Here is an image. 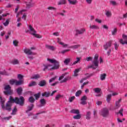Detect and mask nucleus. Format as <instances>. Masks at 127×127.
I'll return each mask as SVG.
<instances>
[{"label": "nucleus", "instance_id": "37", "mask_svg": "<svg viewBox=\"0 0 127 127\" xmlns=\"http://www.w3.org/2000/svg\"><path fill=\"white\" fill-rule=\"evenodd\" d=\"M40 78V75L39 74H35L32 76V77L31 78V79H38Z\"/></svg>", "mask_w": 127, "mask_h": 127}, {"label": "nucleus", "instance_id": "34", "mask_svg": "<svg viewBox=\"0 0 127 127\" xmlns=\"http://www.w3.org/2000/svg\"><path fill=\"white\" fill-rule=\"evenodd\" d=\"M65 12H66V11H65L64 10H63V12H58V13H57V14L58 15H59V14H60L62 16H65Z\"/></svg>", "mask_w": 127, "mask_h": 127}, {"label": "nucleus", "instance_id": "51", "mask_svg": "<svg viewBox=\"0 0 127 127\" xmlns=\"http://www.w3.org/2000/svg\"><path fill=\"white\" fill-rule=\"evenodd\" d=\"M4 26H7L9 24V21L6 20L5 22L3 23Z\"/></svg>", "mask_w": 127, "mask_h": 127}, {"label": "nucleus", "instance_id": "27", "mask_svg": "<svg viewBox=\"0 0 127 127\" xmlns=\"http://www.w3.org/2000/svg\"><path fill=\"white\" fill-rule=\"evenodd\" d=\"M106 77H107V74L106 73L100 74V80H101V81H104V80L106 79Z\"/></svg>", "mask_w": 127, "mask_h": 127}, {"label": "nucleus", "instance_id": "7", "mask_svg": "<svg viewBox=\"0 0 127 127\" xmlns=\"http://www.w3.org/2000/svg\"><path fill=\"white\" fill-rule=\"evenodd\" d=\"M123 39H120V42L121 43V44L124 45V44H127V35L123 34L122 36Z\"/></svg>", "mask_w": 127, "mask_h": 127}, {"label": "nucleus", "instance_id": "45", "mask_svg": "<svg viewBox=\"0 0 127 127\" xmlns=\"http://www.w3.org/2000/svg\"><path fill=\"white\" fill-rule=\"evenodd\" d=\"M117 32L118 30L117 29V28H114L113 30L112 31V35H116Z\"/></svg>", "mask_w": 127, "mask_h": 127}, {"label": "nucleus", "instance_id": "6", "mask_svg": "<svg viewBox=\"0 0 127 127\" xmlns=\"http://www.w3.org/2000/svg\"><path fill=\"white\" fill-rule=\"evenodd\" d=\"M101 115L102 117H108V116H109V109L107 108H103L101 110Z\"/></svg>", "mask_w": 127, "mask_h": 127}, {"label": "nucleus", "instance_id": "35", "mask_svg": "<svg viewBox=\"0 0 127 127\" xmlns=\"http://www.w3.org/2000/svg\"><path fill=\"white\" fill-rule=\"evenodd\" d=\"M123 112H124V109L123 108H121L119 112H118L117 114L119 115V114L121 117H123L124 114H123Z\"/></svg>", "mask_w": 127, "mask_h": 127}, {"label": "nucleus", "instance_id": "25", "mask_svg": "<svg viewBox=\"0 0 127 127\" xmlns=\"http://www.w3.org/2000/svg\"><path fill=\"white\" fill-rule=\"evenodd\" d=\"M81 70V68H77L74 71V73L73 76H74V77H77L78 76V73L79 72H80V70Z\"/></svg>", "mask_w": 127, "mask_h": 127}, {"label": "nucleus", "instance_id": "21", "mask_svg": "<svg viewBox=\"0 0 127 127\" xmlns=\"http://www.w3.org/2000/svg\"><path fill=\"white\" fill-rule=\"evenodd\" d=\"M89 28H90V29H94L96 30H98V29H100V27H99V26L96 25H90L89 26Z\"/></svg>", "mask_w": 127, "mask_h": 127}, {"label": "nucleus", "instance_id": "38", "mask_svg": "<svg viewBox=\"0 0 127 127\" xmlns=\"http://www.w3.org/2000/svg\"><path fill=\"white\" fill-rule=\"evenodd\" d=\"M17 93L19 95H21V92H22V88L19 87L18 89H17Z\"/></svg>", "mask_w": 127, "mask_h": 127}, {"label": "nucleus", "instance_id": "30", "mask_svg": "<svg viewBox=\"0 0 127 127\" xmlns=\"http://www.w3.org/2000/svg\"><path fill=\"white\" fill-rule=\"evenodd\" d=\"M71 61V59H66L65 60H64V64H65V65H68L69 64V63H70V62Z\"/></svg>", "mask_w": 127, "mask_h": 127}, {"label": "nucleus", "instance_id": "23", "mask_svg": "<svg viewBox=\"0 0 127 127\" xmlns=\"http://www.w3.org/2000/svg\"><path fill=\"white\" fill-rule=\"evenodd\" d=\"M70 113L71 114H74L75 115H78V114H80V111H79V110L72 109L70 111Z\"/></svg>", "mask_w": 127, "mask_h": 127}, {"label": "nucleus", "instance_id": "29", "mask_svg": "<svg viewBox=\"0 0 127 127\" xmlns=\"http://www.w3.org/2000/svg\"><path fill=\"white\" fill-rule=\"evenodd\" d=\"M80 46V45H75L73 46H70L68 48H71L72 49H78Z\"/></svg>", "mask_w": 127, "mask_h": 127}, {"label": "nucleus", "instance_id": "53", "mask_svg": "<svg viewBox=\"0 0 127 127\" xmlns=\"http://www.w3.org/2000/svg\"><path fill=\"white\" fill-rule=\"evenodd\" d=\"M68 100H69V102L70 103H72V102H73V101H74V100H75V96H72V97L69 98Z\"/></svg>", "mask_w": 127, "mask_h": 127}, {"label": "nucleus", "instance_id": "39", "mask_svg": "<svg viewBox=\"0 0 127 127\" xmlns=\"http://www.w3.org/2000/svg\"><path fill=\"white\" fill-rule=\"evenodd\" d=\"M73 119L74 120H80V119H81V115L78 114L77 115L73 116Z\"/></svg>", "mask_w": 127, "mask_h": 127}, {"label": "nucleus", "instance_id": "16", "mask_svg": "<svg viewBox=\"0 0 127 127\" xmlns=\"http://www.w3.org/2000/svg\"><path fill=\"white\" fill-rule=\"evenodd\" d=\"M121 102H122V99H120L116 102L115 109H119L121 107Z\"/></svg>", "mask_w": 127, "mask_h": 127}, {"label": "nucleus", "instance_id": "52", "mask_svg": "<svg viewBox=\"0 0 127 127\" xmlns=\"http://www.w3.org/2000/svg\"><path fill=\"white\" fill-rule=\"evenodd\" d=\"M47 9H49V10H56V8L53 6H49L47 8Z\"/></svg>", "mask_w": 127, "mask_h": 127}, {"label": "nucleus", "instance_id": "60", "mask_svg": "<svg viewBox=\"0 0 127 127\" xmlns=\"http://www.w3.org/2000/svg\"><path fill=\"white\" fill-rule=\"evenodd\" d=\"M114 46H115V48L116 49V50H118V48L119 46V44H118V43H117L116 42L114 44Z\"/></svg>", "mask_w": 127, "mask_h": 127}, {"label": "nucleus", "instance_id": "42", "mask_svg": "<svg viewBox=\"0 0 127 127\" xmlns=\"http://www.w3.org/2000/svg\"><path fill=\"white\" fill-rule=\"evenodd\" d=\"M68 2L70 4H76L78 1H77V0H68Z\"/></svg>", "mask_w": 127, "mask_h": 127}, {"label": "nucleus", "instance_id": "55", "mask_svg": "<svg viewBox=\"0 0 127 127\" xmlns=\"http://www.w3.org/2000/svg\"><path fill=\"white\" fill-rule=\"evenodd\" d=\"M110 2L112 5H117V2L115 0H111Z\"/></svg>", "mask_w": 127, "mask_h": 127}, {"label": "nucleus", "instance_id": "49", "mask_svg": "<svg viewBox=\"0 0 127 127\" xmlns=\"http://www.w3.org/2000/svg\"><path fill=\"white\" fill-rule=\"evenodd\" d=\"M94 91L95 93H100L101 92V88H96L94 89Z\"/></svg>", "mask_w": 127, "mask_h": 127}, {"label": "nucleus", "instance_id": "8", "mask_svg": "<svg viewBox=\"0 0 127 127\" xmlns=\"http://www.w3.org/2000/svg\"><path fill=\"white\" fill-rule=\"evenodd\" d=\"M24 53L27 55H36V53L31 52V49H26L24 50Z\"/></svg>", "mask_w": 127, "mask_h": 127}, {"label": "nucleus", "instance_id": "40", "mask_svg": "<svg viewBox=\"0 0 127 127\" xmlns=\"http://www.w3.org/2000/svg\"><path fill=\"white\" fill-rule=\"evenodd\" d=\"M18 43H19L18 41H17L16 40L13 41V44L14 46H15L16 47L18 46Z\"/></svg>", "mask_w": 127, "mask_h": 127}, {"label": "nucleus", "instance_id": "43", "mask_svg": "<svg viewBox=\"0 0 127 127\" xmlns=\"http://www.w3.org/2000/svg\"><path fill=\"white\" fill-rule=\"evenodd\" d=\"M33 86H36V82L32 81V82L30 83L29 84V87H32Z\"/></svg>", "mask_w": 127, "mask_h": 127}, {"label": "nucleus", "instance_id": "31", "mask_svg": "<svg viewBox=\"0 0 127 127\" xmlns=\"http://www.w3.org/2000/svg\"><path fill=\"white\" fill-rule=\"evenodd\" d=\"M86 119V120H90L91 119V112L90 111L87 112Z\"/></svg>", "mask_w": 127, "mask_h": 127}, {"label": "nucleus", "instance_id": "3", "mask_svg": "<svg viewBox=\"0 0 127 127\" xmlns=\"http://www.w3.org/2000/svg\"><path fill=\"white\" fill-rule=\"evenodd\" d=\"M99 56L98 55H95L94 58V61L92 62V64L91 65L87 66V69H90V68H92V69H97L98 66H99Z\"/></svg>", "mask_w": 127, "mask_h": 127}, {"label": "nucleus", "instance_id": "9", "mask_svg": "<svg viewBox=\"0 0 127 127\" xmlns=\"http://www.w3.org/2000/svg\"><path fill=\"white\" fill-rule=\"evenodd\" d=\"M87 96H83V97H81L80 101H81V102H80V104L81 105H86L87 104Z\"/></svg>", "mask_w": 127, "mask_h": 127}, {"label": "nucleus", "instance_id": "33", "mask_svg": "<svg viewBox=\"0 0 127 127\" xmlns=\"http://www.w3.org/2000/svg\"><path fill=\"white\" fill-rule=\"evenodd\" d=\"M16 112H17V109L16 107H15L13 110L12 111L11 114L14 116V115H16Z\"/></svg>", "mask_w": 127, "mask_h": 127}, {"label": "nucleus", "instance_id": "18", "mask_svg": "<svg viewBox=\"0 0 127 127\" xmlns=\"http://www.w3.org/2000/svg\"><path fill=\"white\" fill-rule=\"evenodd\" d=\"M85 29H81L80 30H76V35H78V34H83L85 32Z\"/></svg>", "mask_w": 127, "mask_h": 127}, {"label": "nucleus", "instance_id": "61", "mask_svg": "<svg viewBox=\"0 0 127 127\" xmlns=\"http://www.w3.org/2000/svg\"><path fill=\"white\" fill-rule=\"evenodd\" d=\"M92 59H93V58L91 57L86 58V61L87 62H89V61H92Z\"/></svg>", "mask_w": 127, "mask_h": 127}, {"label": "nucleus", "instance_id": "47", "mask_svg": "<svg viewBox=\"0 0 127 127\" xmlns=\"http://www.w3.org/2000/svg\"><path fill=\"white\" fill-rule=\"evenodd\" d=\"M23 78V75L21 74H18V79H19V81H23L22 79Z\"/></svg>", "mask_w": 127, "mask_h": 127}, {"label": "nucleus", "instance_id": "1", "mask_svg": "<svg viewBox=\"0 0 127 127\" xmlns=\"http://www.w3.org/2000/svg\"><path fill=\"white\" fill-rule=\"evenodd\" d=\"M9 100L10 101L6 103V111H10L11 110V103H16V104L20 105V106H22L24 102V98L22 96H21L20 98L16 97L15 99L10 96Z\"/></svg>", "mask_w": 127, "mask_h": 127}, {"label": "nucleus", "instance_id": "59", "mask_svg": "<svg viewBox=\"0 0 127 127\" xmlns=\"http://www.w3.org/2000/svg\"><path fill=\"white\" fill-rule=\"evenodd\" d=\"M22 19H23V20H26V14H25V13H24L22 16Z\"/></svg>", "mask_w": 127, "mask_h": 127}, {"label": "nucleus", "instance_id": "54", "mask_svg": "<svg viewBox=\"0 0 127 127\" xmlns=\"http://www.w3.org/2000/svg\"><path fill=\"white\" fill-rule=\"evenodd\" d=\"M62 97V95L61 94H58L56 96L55 99L56 101H58L60 98Z\"/></svg>", "mask_w": 127, "mask_h": 127}, {"label": "nucleus", "instance_id": "24", "mask_svg": "<svg viewBox=\"0 0 127 127\" xmlns=\"http://www.w3.org/2000/svg\"><path fill=\"white\" fill-rule=\"evenodd\" d=\"M45 85H46V80H42L39 83L40 87H44Z\"/></svg>", "mask_w": 127, "mask_h": 127}, {"label": "nucleus", "instance_id": "15", "mask_svg": "<svg viewBox=\"0 0 127 127\" xmlns=\"http://www.w3.org/2000/svg\"><path fill=\"white\" fill-rule=\"evenodd\" d=\"M29 31H30V32H31V34H33V33H36V30L34 29V28L32 27V26H31V25H29Z\"/></svg>", "mask_w": 127, "mask_h": 127}, {"label": "nucleus", "instance_id": "57", "mask_svg": "<svg viewBox=\"0 0 127 127\" xmlns=\"http://www.w3.org/2000/svg\"><path fill=\"white\" fill-rule=\"evenodd\" d=\"M34 97H35L36 100H38L39 99V97H40V94H39V93L35 94Z\"/></svg>", "mask_w": 127, "mask_h": 127}, {"label": "nucleus", "instance_id": "26", "mask_svg": "<svg viewBox=\"0 0 127 127\" xmlns=\"http://www.w3.org/2000/svg\"><path fill=\"white\" fill-rule=\"evenodd\" d=\"M105 15L107 17H111V16H112V11L110 10H105Z\"/></svg>", "mask_w": 127, "mask_h": 127}, {"label": "nucleus", "instance_id": "48", "mask_svg": "<svg viewBox=\"0 0 127 127\" xmlns=\"http://www.w3.org/2000/svg\"><path fill=\"white\" fill-rule=\"evenodd\" d=\"M80 58L77 57L76 61L73 62V63L72 64V65H76V64H77L79 62V61H80Z\"/></svg>", "mask_w": 127, "mask_h": 127}, {"label": "nucleus", "instance_id": "50", "mask_svg": "<svg viewBox=\"0 0 127 127\" xmlns=\"http://www.w3.org/2000/svg\"><path fill=\"white\" fill-rule=\"evenodd\" d=\"M33 35L36 37L37 38H41L42 36L40 35H38L36 34V33H34L33 34Z\"/></svg>", "mask_w": 127, "mask_h": 127}, {"label": "nucleus", "instance_id": "2", "mask_svg": "<svg viewBox=\"0 0 127 127\" xmlns=\"http://www.w3.org/2000/svg\"><path fill=\"white\" fill-rule=\"evenodd\" d=\"M47 61H49L52 64H54V67L51 64L44 65L45 68L43 69V71H45L46 69H48V70H57V69H59L60 66L59 61L55 59H47Z\"/></svg>", "mask_w": 127, "mask_h": 127}, {"label": "nucleus", "instance_id": "44", "mask_svg": "<svg viewBox=\"0 0 127 127\" xmlns=\"http://www.w3.org/2000/svg\"><path fill=\"white\" fill-rule=\"evenodd\" d=\"M65 3H66L65 0H61L58 2V5H61V4H65Z\"/></svg>", "mask_w": 127, "mask_h": 127}, {"label": "nucleus", "instance_id": "12", "mask_svg": "<svg viewBox=\"0 0 127 127\" xmlns=\"http://www.w3.org/2000/svg\"><path fill=\"white\" fill-rule=\"evenodd\" d=\"M34 107V105L33 104H30L29 106H28L27 108V110L26 113H27V114H29V112L32 111Z\"/></svg>", "mask_w": 127, "mask_h": 127}, {"label": "nucleus", "instance_id": "58", "mask_svg": "<svg viewBox=\"0 0 127 127\" xmlns=\"http://www.w3.org/2000/svg\"><path fill=\"white\" fill-rule=\"evenodd\" d=\"M67 73L63 74L61 76H60L59 78V80H62L65 77V75H66Z\"/></svg>", "mask_w": 127, "mask_h": 127}, {"label": "nucleus", "instance_id": "62", "mask_svg": "<svg viewBox=\"0 0 127 127\" xmlns=\"http://www.w3.org/2000/svg\"><path fill=\"white\" fill-rule=\"evenodd\" d=\"M69 51H70V50H64L62 51L61 52V53L62 54H64V53H66V52H68Z\"/></svg>", "mask_w": 127, "mask_h": 127}, {"label": "nucleus", "instance_id": "28", "mask_svg": "<svg viewBox=\"0 0 127 127\" xmlns=\"http://www.w3.org/2000/svg\"><path fill=\"white\" fill-rule=\"evenodd\" d=\"M111 98H112V94H108L107 96L106 100L107 103H110V102H111V100H112Z\"/></svg>", "mask_w": 127, "mask_h": 127}, {"label": "nucleus", "instance_id": "11", "mask_svg": "<svg viewBox=\"0 0 127 127\" xmlns=\"http://www.w3.org/2000/svg\"><path fill=\"white\" fill-rule=\"evenodd\" d=\"M0 103H1V107L2 109V110H6V106H4V102L5 100L4 99H2L1 97H0Z\"/></svg>", "mask_w": 127, "mask_h": 127}, {"label": "nucleus", "instance_id": "22", "mask_svg": "<svg viewBox=\"0 0 127 127\" xmlns=\"http://www.w3.org/2000/svg\"><path fill=\"white\" fill-rule=\"evenodd\" d=\"M11 63L13 65H17L19 64V61H18L17 59H14L11 61Z\"/></svg>", "mask_w": 127, "mask_h": 127}, {"label": "nucleus", "instance_id": "46", "mask_svg": "<svg viewBox=\"0 0 127 127\" xmlns=\"http://www.w3.org/2000/svg\"><path fill=\"white\" fill-rule=\"evenodd\" d=\"M34 101H35V99H34L32 96H31L29 98V102H30V103H34Z\"/></svg>", "mask_w": 127, "mask_h": 127}, {"label": "nucleus", "instance_id": "13", "mask_svg": "<svg viewBox=\"0 0 127 127\" xmlns=\"http://www.w3.org/2000/svg\"><path fill=\"white\" fill-rule=\"evenodd\" d=\"M112 45V41H109L106 43L105 45H104V49L106 50H108V48H110Z\"/></svg>", "mask_w": 127, "mask_h": 127}, {"label": "nucleus", "instance_id": "64", "mask_svg": "<svg viewBox=\"0 0 127 127\" xmlns=\"http://www.w3.org/2000/svg\"><path fill=\"white\" fill-rule=\"evenodd\" d=\"M102 27L103 28H104V29H108L109 27H108V26H107V25H102Z\"/></svg>", "mask_w": 127, "mask_h": 127}, {"label": "nucleus", "instance_id": "10", "mask_svg": "<svg viewBox=\"0 0 127 127\" xmlns=\"http://www.w3.org/2000/svg\"><path fill=\"white\" fill-rule=\"evenodd\" d=\"M26 5L27 7L30 8V7H32V6L34 5V2H33L32 1H27L26 2Z\"/></svg>", "mask_w": 127, "mask_h": 127}, {"label": "nucleus", "instance_id": "36", "mask_svg": "<svg viewBox=\"0 0 127 127\" xmlns=\"http://www.w3.org/2000/svg\"><path fill=\"white\" fill-rule=\"evenodd\" d=\"M42 96H43V97H44L45 96L47 98L49 97V96H50V93L49 92H45L44 93L42 94Z\"/></svg>", "mask_w": 127, "mask_h": 127}, {"label": "nucleus", "instance_id": "20", "mask_svg": "<svg viewBox=\"0 0 127 127\" xmlns=\"http://www.w3.org/2000/svg\"><path fill=\"white\" fill-rule=\"evenodd\" d=\"M40 107H44L46 105V100L43 98L40 100Z\"/></svg>", "mask_w": 127, "mask_h": 127}, {"label": "nucleus", "instance_id": "32", "mask_svg": "<svg viewBox=\"0 0 127 127\" xmlns=\"http://www.w3.org/2000/svg\"><path fill=\"white\" fill-rule=\"evenodd\" d=\"M26 11V9H22L21 11H20L18 13H17L16 17H18L19 16L20 14H22V12Z\"/></svg>", "mask_w": 127, "mask_h": 127}, {"label": "nucleus", "instance_id": "5", "mask_svg": "<svg viewBox=\"0 0 127 127\" xmlns=\"http://www.w3.org/2000/svg\"><path fill=\"white\" fill-rule=\"evenodd\" d=\"M11 87H10V86L9 85H7L5 86L4 87V90H5V91H4V93L5 95H11L12 94V90H11Z\"/></svg>", "mask_w": 127, "mask_h": 127}, {"label": "nucleus", "instance_id": "17", "mask_svg": "<svg viewBox=\"0 0 127 127\" xmlns=\"http://www.w3.org/2000/svg\"><path fill=\"white\" fill-rule=\"evenodd\" d=\"M46 48L48 49V50H51V51H54V50H56V48L54 46L46 45Z\"/></svg>", "mask_w": 127, "mask_h": 127}, {"label": "nucleus", "instance_id": "4", "mask_svg": "<svg viewBox=\"0 0 127 127\" xmlns=\"http://www.w3.org/2000/svg\"><path fill=\"white\" fill-rule=\"evenodd\" d=\"M9 83L10 85H16V86H18L21 85L23 83V80H19L17 81L15 79H11L9 80Z\"/></svg>", "mask_w": 127, "mask_h": 127}, {"label": "nucleus", "instance_id": "63", "mask_svg": "<svg viewBox=\"0 0 127 127\" xmlns=\"http://www.w3.org/2000/svg\"><path fill=\"white\" fill-rule=\"evenodd\" d=\"M95 21H96V22H98V23H102V20H101L100 19H98V18H96V19H95Z\"/></svg>", "mask_w": 127, "mask_h": 127}, {"label": "nucleus", "instance_id": "14", "mask_svg": "<svg viewBox=\"0 0 127 127\" xmlns=\"http://www.w3.org/2000/svg\"><path fill=\"white\" fill-rule=\"evenodd\" d=\"M43 112H39V113H38L36 114V115H33V114L32 113H29L28 114V116L29 117H30V116H33V117H32L33 120H36V119H37V116H38V115H40V114H42Z\"/></svg>", "mask_w": 127, "mask_h": 127}, {"label": "nucleus", "instance_id": "41", "mask_svg": "<svg viewBox=\"0 0 127 127\" xmlns=\"http://www.w3.org/2000/svg\"><path fill=\"white\" fill-rule=\"evenodd\" d=\"M81 94H82V90H78L75 93V96L76 97H79V96H80V95H81Z\"/></svg>", "mask_w": 127, "mask_h": 127}, {"label": "nucleus", "instance_id": "19", "mask_svg": "<svg viewBox=\"0 0 127 127\" xmlns=\"http://www.w3.org/2000/svg\"><path fill=\"white\" fill-rule=\"evenodd\" d=\"M57 41L60 44V45H62V46H63V47L66 48L68 46V44H65L61 42V40H60V39H59V38H58Z\"/></svg>", "mask_w": 127, "mask_h": 127}, {"label": "nucleus", "instance_id": "56", "mask_svg": "<svg viewBox=\"0 0 127 127\" xmlns=\"http://www.w3.org/2000/svg\"><path fill=\"white\" fill-rule=\"evenodd\" d=\"M55 80H56V77H53L52 78H51L49 80V83H50V84H51V83H52V82H53Z\"/></svg>", "mask_w": 127, "mask_h": 127}]
</instances>
